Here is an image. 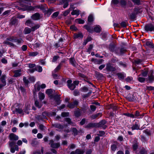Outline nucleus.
<instances>
[{
    "instance_id": "obj_1",
    "label": "nucleus",
    "mask_w": 154,
    "mask_h": 154,
    "mask_svg": "<svg viewBox=\"0 0 154 154\" xmlns=\"http://www.w3.org/2000/svg\"><path fill=\"white\" fill-rule=\"evenodd\" d=\"M9 41L16 42L17 45L23 43L24 42L21 38L17 39L16 37L10 36L7 38L6 40L4 41L3 42V44L4 45H9L10 47H14L16 46L14 44Z\"/></svg>"
},
{
    "instance_id": "obj_2",
    "label": "nucleus",
    "mask_w": 154,
    "mask_h": 154,
    "mask_svg": "<svg viewBox=\"0 0 154 154\" xmlns=\"http://www.w3.org/2000/svg\"><path fill=\"white\" fill-rule=\"evenodd\" d=\"M16 142L14 141H9V145L10 147V151L12 153L14 152L15 150L19 151L18 146H21L23 143L22 141L19 140L17 143V145L16 144Z\"/></svg>"
},
{
    "instance_id": "obj_3",
    "label": "nucleus",
    "mask_w": 154,
    "mask_h": 154,
    "mask_svg": "<svg viewBox=\"0 0 154 154\" xmlns=\"http://www.w3.org/2000/svg\"><path fill=\"white\" fill-rule=\"evenodd\" d=\"M144 29L146 32H152L154 31V26L153 24L151 23L148 24L145 26Z\"/></svg>"
},
{
    "instance_id": "obj_4",
    "label": "nucleus",
    "mask_w": 154,
    "mask_h": 154,
    "mask_svg": "<svg viewBox=\"0 0 154 154\" xmlns=\"http://www.w3.org/2000/svg\"><path fill=\"white\" fill-rule=\"evenodd\" d=\"M9 138L11 141H14L17 140L19 138V137L13 133H11L9 136Z\"/></svg>"
},
{
    "instance_id": "obj_5",
    "label": "nucleus",
    "mask_w": 154,
    "mask_h": 154,
    "mask_svg": "<svg viewBox=\"0 0 154 154\" xmlns=\"http://www.w3.org/2000/svg\"><path fill=\"white\" fill-rule=\"evenodd\" d=\"M5 78L6 76L5 75H3L0 78V89L5 86L6 85Z\"/></svg>"
},
{
    "instance_id": "obj_6",
    "label": "nucleus",
    "mask_w": 154,
    "mask_h": 154,
    "mask_svg": "<svg viewBox=\"0 0 154 154\" xmlns=\"http://www.w3.org/2000/svg\"><path fill=\"white\" fill-rule=\"evenodd\" d=\"M106 121L104 120H102L98 123H96L97 127L102 128L103 129H105L107 126L105 125Z\"/></svg>"
},
{
    "instance_id": "obj_7",
    "label": "nucleus",
    "mask_w": 154,
    "mask_h": 154,
    "mask_svg": "<svg viewBox=\"0 0 154 154\" xmlns=\"http://www.w3.org/2000/svg\"><path fill=\"white\" fill-rule=\"evenodd\" d=\"M34 87V90L33 91V93L34 94H35L36 92L39 91L40 89V82H37L35 85Z\"/></svg>"
},
{
    "instance_id": "obj_8",
    "label": "nucleus",
    "mask_w": 154,
    "mask_h": 154,
    "mask_svg": "<svg viewBox=\"0 0 154 154\" xmlns=\"http://www.w3.org/2000/svg\"><path fill=\"white\" fill-rule=\"evenodd\" d=\"M78 104V102L76 100H75L73 102L69 103L67 105V106L69 108H73Z\"/></svg>"
},
{
    "instance_id": "obj_9",
    "label": "nucleus",
    "mask_w": 154,
    "mask_h": 154,
    "mask_svg": "<svg viewBox=\"0 0 154 154\" xmlns=\"http://www.w3.org/2000/svg\"><path fill=\"white\" fill-rule=\"evenodd\" d=\"M72 81L71 80H69L67 81V86L69 88L72 90H73L75 88V85L72 83Z\"/></svg>"
},
{
    "instance_id": "obj_10",
    "label": "nucleus",
    "mask_w": 154,
    "mask_h": 154,
    "mask_svg": "<svg viewBox=\"0 0 154 154\" xmlns=\"http://www.w3.org/2000/svg\"><path fill=\"white\" fill-rule=\"evenodd\" d=\"M106 69L107 71H114L116 69L115 68L113 67L110 63L107 64Z\"/></svg>"
},
{
    "instance_id": "obj_11",
    "label": "nucleus",
    "mask_w": 154,
    "mask_h": 154,
    "mask_svg": "<svg viewBox=\"0 0 154 154\" xmlns=\"http://www.w3.org/2000/svg\"><path fill=\"white\" fill-rule=\"evenodd\" d=\"M140 124L138 122H135V123L133 124L132 126L131 127V129L132 130H139L140 129Z\"/></svg>"
},
{
    "instance_id": "obj_12",
    "label": "nucleus",
    "mask_w": 154,
    "mask_h": 154,
    "mask_svg": "<svg viewBox=\"0 0 154 154\" xmlns=\"http://www.w3.org/2000/svg\"><path fill=\"white\" fill-rule=\"evenodd\" d=\"M51 146L53 148H57L60 146V144L59 143H54L53 140H51L50 141V143Z\"/></svg>"
},
{
    "instance_id": "obj_13",
    "label": "nucleus",
    "mask_w": 154,
    "mask_h": 154,
    "mask_svg": "<svg viewBox=\"0 0 154 154\" xmlns=\"http://www.w3.org/2000/svg\"><path fill=\"white\" fill-rule=\"evenodd\" d=\"M40 15L38 13H36L33 14L31 17V18L34 20H38L40 19Z\"/></svg>"
},
{
    "instance_id": "obj_14",
    "label": "nucleus",
    "mask_w": 154,
    "mask_h": 154,
    "mask_svg": "<svg viewBox=\"0 0 154 154\" xmlns=\"http://www.w3.org/2000/svg\"><path fill=\"white\" fill-rule=\"evenodd\" d=\"M117 75L119 79L120 80L124 79L125 77H126L125 74H124L123 72L122 73H118L116 74Z\"/></svg>"
},
{
    "instance_id": "obj_15",
    "label": "nucleus",
    "mask_w": 154,
    "mask_h": 154,
    "mask_svg": "<svg viewBox=\"0 0 154 154\" xmlns=\"http://www.w3.org/2000/svg\"><path fill=\"white\" fill-rule=\"evenodd\" d=\"M26 26L32 27L34 25V23L30 20H27L25 23Z\"/></svg>"
},
{
    "instance_id": "obj_16",
    "label": "nucleus",
    "mask_w": 154,
    "mask_h": 154,
    "mask_svg": "<svg viewBox=\"0 0 154 154\" xmlns=\"http://www.w3.org/2000/svg\"><path fill=\"white\" fill-rule=\"evenodd\" d=\"M96 123H89L85 126V128H91L94 127H97Z\"/></svg>"
},
{
    "instance_id": "obj_17",
    "label": "nucleus",
    "mask_w": 154,
    "mask_h": 154,
    "mask_svg": "<svg viewBox=\"0 0 154 154\" xmlns=\"http://www.w3.org/2000/svg\"><path fill=\"white\" fill-rule=\"evenodd\" d=\"M21 70L20 69L14 70V77H17L20 76L21 74Z\"/></svg>"
},
{
    "instance_id": "obj_18",
    "label": "nucleus",
    "mask_w": 154,
    "mask_h": 154,
    "mask_svg": "<svg viewBox=\"0 0 154 154\" xmlns=\"http://www.w3.org/2000/svg\"><path fill=\"white\" fill-rule=\"evenodd\" d=\"M69 61L70 63L74 66H76L77 65V64L76 63L75 59L74 58H70Z\"/></svg>"
},
{
    "instance_id": "obj_19",
    "label": "nucleus",
    "mask_w": 154,
    "mask_h": 154,
    "mask_svg": "<svg viewBox=\"0 0 154 154\" xmlns=\"http://www.w3.org/2000/svg\"><path fill=\"white\" fill-rule=\"evenodd\" d=\"M32 31L31 29L29 27H25L23 31V33L25 34H27L30 33Z\"/></svg>"
},
{
    "instance_id": "obj_20",
    "label": "nucleus",
    "mask_w": 154,
    "mask_h": 154,
    "mask_svg": "<svg viewBox=\"0 0 154 154\" xmlns=\"http://www.w3.org/2000/svg\"><path fill=\"white\" fill-rule=\"evenodd\" d=\"M54 100L56 102V104L57 105L60 104V96L57 95H56L54 96Z\"/></svg>"
},
{
    "instance_id": "obj_21",
    "label": "nucleus",
    "mask_w": 154,
    "mask_h": 154,
    "mask_svg": "<svg viewBox=\"0 0 154 154\" xmlns=\"http://www.w3.org/2000/svg\"><path fill=\"white\" fill-rule=\"evenodd\" d=\"M72 0H62V2L64 4L63 8H65L68 5V3L72 1Z\"/></svg>"
},
{
    "instance_id": "obj_22",
    "label": "nucleus",
    "mask_w": 154,
    "mask_h": 154,
    "mask_svg": "<svg viewBox=\"0 0 154 154\" xmlns=\"http://www.w3.org/2000/svg\"><path fill=\"white\" fill-rule=\"evenodd\" d=\"M63 61H62L60 63H59V65L56 67V68L53 70V72H57L60 69L62 65V62H63Z\"/></svg>"
},
{
    "instance_id": "obj_23",
    "label": "nucleus",
    "mask_w": 154,
    "mask_h": 154,
    "mask_svg": "<svg viewBox=\"0 0 154 154\" xmlns=\"http://www.w3.org/2000/svg\"><path fill=\"white\" fill-rule=\"evenodd\" d=\"M101 116L102 113L101 112H99L98 113L92 115L91 116V118L92 119H94L98 117H101Z\"/></svg>"
},
{
    "instance_id": "obj_24",
    "label": "nucleus",
    "mask_w": 154,
    "mask_h": 154,
    "mask_svg": "<svg viewBox=\"0 0 154 154\" xmlns=\"http://www.w3.org/2000/svg\"><path fill=\"white\" fill-rule=\"evenodd\" d=\"M65 121H66L70 125L72 126H75L74 125V123L71 121V119L69 118H66L64 119Z\"/></svg>"
},
{
    "instance_id": "obj_25",
    "label": "nucleus",
    "mask_w": 154,
    "mask_h": 154,
    "mask_svg": "<svg viewBox=\"0 0 154 154\" xmlns=\"http://www.w3.org/2000/svg\"><path fill=\"white\" fill-rule=\"evenodd\" d=\"M52 125L56 128H58L60 129H62L63 128V126L60 124L55 123L53 124Z\"/></svg>"
},
{
    "instance_id": "obj_26",
    "label": "nucleus",
    "mask_w": 154,
    "mask_h": 154,
    "mask_svg": "<svg viewBox=\"0 0 154 154\" xmlns=\"http://www.w3.org/2000/svg\"><path fill=\"white\" fill-rule=\"evenodd\" d=\"M118 144V143L117 142H116L115 144L111 145V150L113 152H114L116 150Z\"/></svg>"
},
{
    "instance_id": "obj_27",
    "label": "nucleus",
    "mask_w": 154,
    "mask_h": 154,
    "mask_svg": "<svg viewBox=\"0 0 154 154\" xmlns=\"http://www.w3.org/2000/svg\"><path fill=\"white\" fill-rule=\"evenodd\" d=\"M74 37L75 38H82L83 37V35L82 33H75L74 34Z\"/></svg>"
},
{
    "instance_id": "obj_28",
    "label": "nucleus",
    "mask_w": 154,
    "mask_h": 154,
    "mask_svg": "<svg viewBox=\"0 0 154 154\" xmlns=\"http://www.w3.org/2000/svg\"><path fill=\"white\" fill-rule=\"evenodd\" d=\"M146 45L150 48H154V44L150 41H147L146 42Z\"/></svg>"
},
{
    "instance_id": "obj_29",
    "label": "nucleus",
    "mask_w": 154,
    "mask_h": 154,
    "mask_svg": "<svg viewBox=\"0 0 154 154\" xmlns=\"http://www.w3.org/2000/svg\"><path fill=\"white\" fill-rule=\"evenodd\" d=\"M126 50L124 48H122L120 49V53H118L115 51V53L118 55H122L126 52Z\"/></svg>"
},
{
    "instance_id": "obj_30",
    "label": "nucleus",
    "mask_w": 154,
    "mask_h": 154,
    "mask_svg": "<svg viewBox=\"0 0 154 154\" xmlns=\"http://www.w3.org/2000/svg\"><path fill=\"white\" fill-rule=\"evenodd\" d=\"M34 25V26H32L31 28L32 31H35L38 29L40 27V25L38 24H36Z\"/></svg>"
},
{
    "instance_id": "obj_31",
    "label": "nucleus",
    "mask_w": 154,
    "mask_h": 154,
    "mask_svg": "<svg viewBox=\"0 0 154 154\" xmlns=\"http://www.w3.org/2000/svg\"><path fill=\"white\" fill-rule=\"evenodd\" d=\"M109 49L111 52L115 51H115H115V46L113 44H110L109 46Z\"/></svg>"
},
{
    "instance_id": "obj_32",
    "label": "nucleus",
    "mask_w": 154,
    "mask_h": 154,
    "mask_svg": "<svg viewBox=\"0 0 154 154\" xmlns=\"http://www.w3.org/2000/svg\"><path fill=\"white\" fill-rule=\"evenodd\" d=\"M38 54V52L37 51L29 52L28 53V56L29 57H35Z\"/></svg>"
},
{
    "instance_id": "obj_33",
    "label": "nucleus",
    "mask_w": 154,
    "mask_h": 154,
    "mask_svg": "<svg viewBox=\"0 0 154 154\" xmlns=\"http://www.w3.org/2000/svg\"><path fill=\"white\" fill-rule=\"evenodd\" d=\"M85 152L84 150L77 149L75 151V154H83Z\"/></svg>"
},
{
    "instance_id": "obj_34",
    "label": "nucleus",
    "mask_w": 154,
    "mask_h": 154,
    "mask_svg": "<svg viewBox=\"0 0 154 154\" xmlns=\"http://www.w3.org/2000/svg\"><path fill=\"white\" fill-rule=\"evenodd\" d=\"M14 114H15L16 113H18L19 114H21L23 112V110L21 109L20 108H16L15 110L13 111Z\"/></svg>"
},
{
    "instance_id": "obj_35",
    "label": "nucleus",
    "mask_w": 154,
    "mask_h": 154,
    "mask_svg": "<svg viewBox=\"0 0 154 154\" xmlns=\"http://www.w3.org/2000/svg\"><path fill=\"white\" fill-rule=\"evenodd\" d=\"M46 93L47 94L50 95V97L51 98L53 97V95H51L52 93V90L51 89H47L46 91Z\"/></svg>"
},
{
    "instance_id": "obj_36",
    "label": "nucleus",
    "mask_w": 154,
    "mask_h": 154,
    "mask_svg": "<svg viewBox=\"0 0 154 154\" xmlns=\"http://www.w3.org/2000/svg\"><path fill=\"white\" fill-rule=\"evenodd\" d=\"M80 14V11L79 10H73L71 13L72 15H76L78 16Z\"/></svg>"
},
{
    "instance_id": "obj_37",
    "label": "nucleus",
    "mask_w": 154,
    "mask_h": 154,
    "mask_svg": "<svg viewBox=\"0 0 154 154\" xmlns=\"http://www.w3.org/2000/svg\"><path fill=\"white\" fill-rule=\"evenodd\" d=\"M101 30L100 26L99 25L96 26L94 28V31L97 32H100Z\"/></svg>"
},
{
    "instance_id": "obj_38",
    "label": "nucleus",
    "mask_w": 154,
    "mask_h": 154,
    "mask_svg": "<svg viewBox=\"0 0 154 154\" xmlns=\"http://www.w3.org/2000/svg\"><path fill=\"white\" fill-rule=\"evenodd\" d=\"M38 97L39 99L42 100L44 99L45 95L44 93L42 92H39L38 93Z\"/></svg>"
},
{
    "instance_id": "obj_39",
    "label": "nucleus",
    "mask_w": 154,
    "mask_h": 154,
    "mask_svg": "<svg viewBox=\"0 0 154 154\" xmlns=\"http://www.w3.org/2000/svg\"><path fill=\"white\" fill-rule=\"evenodd\" d=\"M41 153L39 150L35 151L33 152V154H43L44 152V149L43 147H42L41 149Z\"/></svg>"
},
{
    "instance_id": "obj_40",
    "label": "nucleus",
    "mask_w": 154,
    "mask_h": 154,
    "mask_svg": "<svg viewBox=\"0 0 154 154\" xmlns=\"http://www.w3.org/2000/svg\"><path fill=\"white\" fill-rule=\"evenodd\" d=\"M84 28L87 29L88 32L90 33H92L93 32L92 29L88 26L86 25L84 26Z\"/></svg>"
},
{
    "instance_id": "obj_41",
    "label": "nucleus",
    "mask_w": 154,
    "mask_h": 154,
    "mask_svg": "<svg viewBox=\"0 0 154 154\" xmlns=\"http://www.w3.org/2000/svg\"><path fill=\"white\" fill-rule=\"evenodd\" d=\"M17 20L15 18H12L11 20L10 24L11 25H15L17 22Z\"/></svg>"
},
{
    "instance_id": "obj_42",
    "label": "nucleus",
    "mask_w": 154,
    "mask_h": 154,
    "mask_svg": "<svg viewBox=\"0 0 154 154\" xmlns=\"http://www.w3.org/2000/svg\"><path fill=\"white\" fill-rule=\"evenodd\" d=\"M76 23L79 24H83L85 23V21L83 20L80 19H77L75 20Z\"/></svg>"
},
{
    "instance_id": "obj_43",
    "label": "nucleus",
    "mask_w": 154,
    "mask_h": 154,
    "mask_svg": "<svg viewBox=\"0 0 154 154\" xmlns=\"http://www.w3.org/2000/svg\"><path fill=\"white\" fill-rule=\"evenodd\" d=\"M148 80L150 82H152L154 79V76L152 74L149 76Z\"/></svg>"
},
{
    "instance_id": "obj_44",
    "label": "nucleus",
    "mask_w": 154,
    "mask_h": 154,
    "mask_svg": "<svg viewBox=\"0 0 154 154\" xmlns=\"http://www.w3.org/2000/svg\"><path fill=\"white\" fill-rule=\"evenodd\" d=\"M35 68L36 69H37L36 71H37L38 72H41L42 71V67L40 66H38L35 67Z\"/></svg>"
},
{
    "instance_id": "obj_45",
    "label": "nucleus",
    "mask_w": 154,
    "mask_h": 154,
    "mask_svg": "<svg viewBox=\"0 0 154 154\" xmlns=\"http://www.w3.org/2000/svg\"><path fill=\"white\" fill-rule=\"evenodd\" d=\"M30 105H27L26 106V108L24 110V112L25 113L27 114H29V110L30 109Z\"/></svg>"
},
{
    "instance_id": "obj_46",
    "label": "nucleus",
    "mask_w": 154,
    "mask_h": 154,
    "mask_svg": "<svg viewBox=\"0 0 154 154\" xmlns=\"http://www.w3.org/2000/svg\"><path fill=\"white\" fill-rule=\"evenodd\" d=\"M35 105L36 106L38 107V108H41L42 106V105L41 103H39L38 101L36 100L35 102Z\"/></svg>"
},
{
    "instance_id": "obj_47",
    "label": "nucleus",
    "mask_w": 154,
    "mask_h": 154,
    "mask_svg": "<svg viewBox=\"0 0 154 154\" xmlns=\"http://www.w3.org/2000/svg\"><path fill=\"white\" fill-rule=\"evenodd\" d=\"M75 116L77 117H79L81 116V113L79 110L75 111L74 112Z\"/></svg>"
},
{
    "instance_id": "obj_48",
    "label": "nucleus",
    "mask_w": 154,
    "mask_h": 154,
    "mask_svg": "<svg viewBox=\"0 0 154 154\" xmlns=\"http://www.w3.org/2000/svg\"><path fill=\"white\" fill-rule=\"evenodd\" d=\"M120 3L121 5L123 6H126L127 4V2L125 0H121L120 2Z\"/></svg>"
},
{
    "instance_id": "obj_49",
    "label": "nucleus",
    "mask_w": 154,
    "mask_h": 154,
    "mask_svg": "<svg viewBox=\"0 0 154 154\" xmlns=\"http://www.w3.org/2000/svg\"><path fill=\"white\" fill-rule=\"evenodd\" d=\"M129 17L131 19H134L136 17V14L134 13H132L129 15Z\"/></svg>"
},
{
    "instance_id": "obj_50",
    "label": "nucleus",
    "mask_w": 154,
    "mask_h": 154,
    "mask_svg": "<svg viewBox=\"0 0 154 154\" xmlns=\"http://www.w3.org/2000/svg\"><path fill=\"white\" fill-rule=\"evenodd\" d=\"M139 154H147V152L145 149L143 148L141 149Z\"/></svg>"
},
{
    "instance_id": "obj_51",
    "label": "nucleus",
    "mask_w": 154,
    "mask_h": 154,
    "mask_svg": "<svg viewBox=\"0 0 154 154\" xmlns=\"http://www.w3.org/2000/svg\"><path fill=\"white\" fill-rule=\"evenodd\" d=\"M72 132L73 133L74 135L75 136L77 135L78 134V130L75 128H72Z\"/></svg>"
},
{
    "instance_id": "obj_52",
    "label": "nucleus",
    "mask_w": 154,
    "mask_h": 154,
    "mask_svg": "<svg viewBox=\"0 0 154 154\" xmlns=\"http://www.w3.org/2000/svg\"><path fill=\"white\" fill-rule=\"evenodd\" d=\"M23 81L25 84V85H27L29 83V81L26 79V78L25 77H23Z\"/></svg>"
},
{
    "instance_id": "obj_53",
    "label": "nucleus",
    "mask_w": 154,
    "mask_h": 154,
    "mask_svg": "<svg viewBox=\"0 0 154 154\" xmlns=\"http://www.w3.org/2000/svg\"><path fill=\"white\" fill-rule=\"evenodd\" d=\"M135 4L137 5H140V0H131Z\"/></svg>"
},
{
    "instance_id": "obj_54",
    "label": "nucleus",
    "mask_w": 154,
    "mask_h": 154,
    "mask_svg": "<svg viewBox=\"0 0 154 154\" xmlns=\"http://www.w3.org/2000/svg\"><path fill=\"white\" fill-rule=\"evenodd\" d=\"M94 20L93 16L92 15H90L88 17V21L91 22H92Z\"/></svg>"
},
{
    "instance_id": "obj_55",
    "label": "nucleus",
    "mask_w": 154,
    "mask_h": 154,
    "mask_svg": "<svg viewBox=\"0 0 154 154\" xmlns=\"http://www.w3.org/2000/svg\"><path fill=\"white\" fill-rule=\"evenodd\" d=\"M143 132L144 133H145L148 136L150 135H151V133L150 132L149 130L148 129H146L145 130H144L143 131Z\"/></svg>"
},
{
    "instance_id": "obj_56",
    "label": "nucleus",
    "mask_w": 154,
    "mask_h": 154,
    "mask_svg": "<svg viewBox=\"0 0 154 154\" xmlns=\"http://www.w3.org/2000/svg\"><path fill=\"white\" fill-rule=\"evenodd\" d=\"M69 112H63L61 113V116L63 117L69 116Z\"/></svg>"
},
{
    "instance_id": "obj_57",
    "label": "nucleus",
    "mask_w": 154,
    "mask_h": 154,
    "mask_svg": "<svg viewBox=\"0 0 154 154\" xmlns=\"http://www.w3.org/2000/svg\"><path fill=\"white\" fill-rule=\"evenodd\" d=\"M38 127L39 129L42 131L44 130L45 128V127L42 124H39V125Z\"/></svg>"
},
{
    "instance_id": "obj_58",
    "label": "nucleus",
    "mask_w": 154,
    "mask_h": 154,
    "mask_svg": "<svg viewBox=\"0 0 154 154\" xmlns=\"http://www.w3.org/2000/svg\"><path fill=\"white\" fill-rule=\"evenodd\" d=\"M148 72V70L143 71L141 73L142 75L144 77H146L147 75Z\"/></svg>"
},
{
    "instance_id": "obj_59",
    "label": "nucleus",
    "mask_w": 154,
    "mask_h": 154,
    "mask_svg": "<svg viewBox=\"0 0 154 154\" xmlns=\"http://www.w3.org/2000/svg\"><path fill=\"white\" fill-rule=\"evenodd\" d=\"M59 56H54L53 57L52 62H54L57 61V60L59 58Z\"/></svg>"
},
{
    "instance_id": "obj_60",
    "label": "nucleus",
    "mask_w": 154,
    "mask_h": 154,
    "mask_svg": "<svg viewBox=\"0 0 154 154\" xmlns=\"http://www.w3.org/2000/svg\"><path fill=\"white\" fill-rule=\"evenodd\" d=\"M138 80L140 82H143L145 81V79L141 77H139L138 78Z\"/></svg>"
},
{
    "instance_id": "obj_61",
    "label": "nucleus",
    "mask_w": 154,
    "mask_h": 154,
    "mask_svg": "<svg viewBox=\"0 0 154 154\" xmlns=\"http://www.w3.org/2000/svg\"><path fill=\"white\" fill-rule=\"evenodd\" d=\"M133 148L134 150H136L138 148V144L137 143H134L133 145Z\"/></svg>"
},
{
    "instance_id": "obj_62",
    "label": "nucleus",
    "mask_w": 154,
    "mask_h": 154,
    "mask_svg": "<svg viewBox=\"0 0 154 154\" xmlns=\"http://www.w3.org/2000/svg\"><path fill=\"white\" fill-rule=\"evenodd\" d=\"M105 132L103 131H99V133L97 134L98 136L101 137L103 136L105 134Z\"/></svg>"
},
{
    "instance_id": "obj_63",
    "label": "nucleus",
    "mask_w": 154,
    "mask_h": 154,
    "mask_svg": "<svg viewBox=\"0 0 154 154\" xmlns=\"http://www.w3.org/2000/svg\"><path fill=\"white\" fill-rule=\"evenodd\" d=\"M53 10L52 9H49L48 10L46 13V14L48 16H49L51 14V13L53 12Z\"/></svg>"
},
{
    "instance_id": "obj_64",
    "label": "nucleus",
    "mask_w": 154,
    "mask_h": 154,
    "mask_svg": "<svg viewBox=\"0 0 154 154\" xmlns=\"http://www.w3.org/2000/svg\"><path fill=\"white\" fill-rule=\"evenodd\" d=\"M132 79L133 78L132 77L128 76L125 79V80L127 82H130L132 81Z\"/></svg>"
}]
</instances>
